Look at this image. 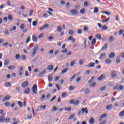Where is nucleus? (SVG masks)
<instances>
[{
    "instance_id": "f257e3e1",
    "label": "nucleus",
    "mask_w": 124,
    "mask_h": 124,
    "mask_svg": "<svg viewBox=\"0 0 124 124\" xmlns=\"http://www.w3.org/2000/svg\"><path fill=\"white\" fill-rule=\"evenodd\" d=\"M32 94H36L37 93V85L34 84L32 88Z\"/></svg>"
},
{
    "instance_id": "f03ea898",
    "label": "nucleus",
    "mask_w": 124,
    "mask_h": 124,
    "mask_svg": "<svg viewBox=\"0 0 124 124\" xmlns=\"http://www.w3.org/2000/svg\"><path fill=\"white\" fill-rule=\"evenodd\" d=\"M37 50H38V45H36L34 46L33 52L31 53V57H34L35 56V54H36V52H37Z\"/></svg>"
},
{
    "instance_id": "7ed1b4c3",
    "label": "nucleus",
    "mask_w": 124,
    "mask_h": 124,
    "mask_svg": "<svg viewBox=\"0 0 124 124\" xmlns=\"http://www.w3.org/2000/svg\"><path fill=\"white\" fill-rule=\"evenodd\" d=\"M113 90H117V91H123V90H124V86H119L117 85L114 87Z\"/></svg>"
},
{
    "instance_id": "20e7f679",
    "label": "nucleus",
    "mask_w": 124,
    "mask_h": 124,
    "mask_svg": "<svg viewBox=\"0 0 124 124\" xmlns=\"http://www.w3.org/2000/svg\"><path fill=\"white\" fill-rule=\"evenodd\" d=\"M81 112L82 114H84L85 113V114H88L89 113V111L88 110L87 108H81Z\"/></svg>"
},
{
    "instance_id": "39448f33",
    "label": "nucleus",
    "mask_w": 124,
    "mask_h": 124,
    "mask_svg": "<svg viewBox=\"0 0 124 124\" xmlns=\"http://www.w3.org/2000/svg\"><path fill=\"white\" fill-rule=\"evenodd\" d=\"M72 15H77L78 14V11L76 9L72 10L70 11Z\"/></svg>"
},
{
    "instance_id": "423d86ee",
    "label": "nucleus",
    "mask_w": 124,
    "mask_h": 124,
    "mask_svg": "<svg viewBox=\"0 0 124 124\" xmlns=\"http://www.w3.org/2000/svg\"><path fill=\"white\" fill-rule=\"evenodd\" d=\"M21 86L22 88H26L29 86V81H26L22 83Z\"/></svg>"
},
{
    "instance_id": "0eeeda50",
    "label": "nucleus",
    "mask_w": 124,
    "mask_h": 124,
    "mask_svg": "<svg viewBox=\"0 0 124 124\" xmlns=\"http://www.w3.org/2000/svg\"><path fill=\"white\" fill-rule=\"evenodd\" d=\"M30 93H31V89L29 88L25 89L24 91V93L26 94H29Z\"/></svg>"
},
{
    "instance_id": "6e6552de",
    "label": "nucleus",
    "mask_w": 124,
    "mask_h": 124,
    "mask_svg": "<svg viewBox=\"0 0 124 124\" xmlns=\"http://www.w3.org/2000/svg\"><path fill=\"white\" fill-rule=\"evenodd\" d=\"M106 57V54L104 53L100 55V57H99V59L100 60H104V59H105Z\"/></svg>"
},
{
    "instance_id": "1a4fd4ad",
    "label": "nucleus",
    "mask_w": 124,
    "mask_h": 124,
    "mask_svg": "<svg viewBox=\"0 0 124 124\" xmlns=\"http://www.w3.org/2000/svg\"><path fill=\"white\" fill-rule=\"evenodd\" d=\"M10 99V96L9 95H6L4 98H3L2 101H7V100H9V99Z\"/></svg>"
},
{
    "instance_id": "9d476101",
    "label": "nucleus",
    "mask_w": 124,
    "mask_h": 124,
    "mask_svg": "<svg viewBox=\"0 0 124 124\" xmlns=\"http://www.w3.org/2000/svg\"><path fill=\"white\" fill-rule=\"evenodd\" d=\"M111 73L112 78H116L117 77V73L116 71H112Z\"/></svg>"
},
{
    "instance_id": "9b49d317",
    "label": "nucleus",
    "mask_w": 124,
    "mask_h": 124,
    "mask_svg": "<svg viewBox=\"0 0 124 124\" xmlns=\"http://www.w3.org/2000/svg\"><path fill=\"white\" fill-rule=\"evenodd\" d=\"M12 85V84L10 82H7L4 84V86L7 87H11Z\"/></svg>"
},
{
    "instance_id": "f8f14e48",
    "label": "nucleus",
    "mask_w": 124,
    "mask_h": 124,
    "mask_svg": "<svg viewBox=\"0 0 124 124\" xmlns=\"http://www.w3.org/2000/svg\"><path fill=\"white\" fill-rule=\"evenodd\" d=\"M87 67H93L94 66V62H91L88 65H86Z\"/></svg>"
},
{
    "instance_id": "ddd939ff",
    "label": "nucleus",
    "mask_w": 124,
    "mask_h": 124,
    "mask_svg": "<svg viewBox=\"0 0 124 124\" xmlns=\"http://www.w3.org/2000/svg\"><path fill=\"white\" fill-rule=\"evenodd\" d=\"M32 38L33 42H37V37H36V35L35 34L33 35Z\"/></svg>"
},
{
    "instance_id": "4468645a",
    "label": "nucleus",
    "mask_w": 124,
    "mask_h": 124,
    "mask_svg": "<svg viewBox=\"0 0 124 124\" xmlns=\"http://www.w3.org/2000/svg\"><path fill=\"white\" fill-rule=\"evenodd\" d=\"M4 117H5V114H1L0 116V123H2V122H3V118H4Z\"/></svg>"
},
{
    "instance_id": "2eb2a0df",
    "label": "nucleus",
    "mask_w": 124,
    "mask_h": 124,
    "mask_svg": "<svg viewBox=\"0 0 124 124\" xmlns=\"http://www.w3.org/2000/svg\"><path fill=\"white\" fill-rule=\"evenodd\" d=\"M104 78H105L104 75H101L98 78V80L99 81H101V80H103Z\"/></svg>"
},
{
    "instance_id": "dca6fc26",
    "label": "nucleus",
    "mask_w": 124,
    "mask_h": 124,
    "mask_svg": "<svg viewBox=\"0 0 124 124\" xmlns=\"http://www.w3.org/2000/svg\"><path fill=\"white\" fill-rule=\"evenodd\" d=\"M106 117H107V114L105 113L104 114H103L101 116H100V119L99 120V121L100 122V121H101V119H103L104 118H106Z\"/></svg>"
},
{
    "instance_id": "f3484780",
    "label": "nucleus",
    "mask_w": 124,
    "mask_h": 124,
    "mask_svg": "<svg viewBox=\"0 0 124 124\" xmlns=\"http://www.w3.org/2000/svg\"><path fill=\"white\" fill-rule=\"evenodd\" d=\"M53 68H54V66H53V65H49L47 67V69L49 71H51L53 70Z\"/></svg>"
},
{
    "instance_id": "a211bd4d",
    "label": "nucleus",
    "mask_w": 124,
    "mask_h": 124,
    "mask_svg": "<svg viewBox=\"0 0 124 124\" xmlns=\"http://www.w3.org/2000/svg\"><path fill=\"white\" fill-rule=\"evenodd\" d=\"M106 108L107 109H108V110H111V109L113 108V105L112 104L108 105L106 107Z\"/></svg>"
},
{
    "instance_id": "6ab92c4d",
    "label": "nucleus",
    "mask_w": 124,
    "mask_h": 124,
    "mask_svg": "<svg viewBox=\"0 0 124 124\" xmlns=\"http://www.w3.org/2000/svg\"><path fill=\"white\" fill-rule=\"evenodd\" d=\"M68 69H69L68 68L64 69L62 71L61 74H64V73H66L67 71H68Z\"/></svg>"
},
{
    "instance_id": "aec40b11",
    "label": "nucleus",
    "mask_w": 124,
    "mask_h": 124,
    "mask_svg": "<svg viewBox=\"0 0 124 124\" xmlns=\"http://www.w3.org/2000/svg\"><path fill=\"white\" fill-rule=\"evenodd\" d=\"M45 74V71H43L38 75V77H43V76Z\"/></svg>"
},
{
    "instance_id": "412c9836",
    "label": "nucleus",
    "mask_w": 124,
    "mask_h": 124,
    "mask_svg": "<svg viewBox=\"0 0 124 124\" xmlns=\"http://www.w3.org/2000/svg\"><path fill=\"white\" fill-rule=\"evenodd\" d=\"M48 80L49 82H52V80H53V76L49 75L48 77Z\"/></svg>"
},
{
    "instance_id": "4be33fe9",
    "label": "nucleus",
    "mask_w": 124,
    "mask_h": 124,
    "mask_svg": "<svg viewBox=\"0 0 124 124\" xmlns=\"http://www.w3.org/2000/svg\"><path fill=\"white\" fill-rule=\"evenodd\" d=\"M95 37L97 39H101V35L100 34H97L95 35Z\"/></svg>"
},
{
    "instance_id": "5701e85b",
    "label": "nucleus",
    "mask_w": 124,
    "mask_h": 124,
    "mask_svg": "<svg viewBox=\"0 0 124 124\" xmlns=\"http://www.w3.org/2000/svg\"><path fill=\"white\" fill-rule=\"evenodd\" d=\"M89 123L91 124H93L94 123V119H93V118H91L90 119Z\"/></svg>"
},
{
    "instance_id": "b1692460",
    "label": "nucleus",
    "mask_w": 124,
    "mask_h": 124,
    "mask_svg": "<svg viewBox=\"0 0 124 124\" xmlns=\"http://www.w3.org/2000/svg\"><path fill=\"white\" fill-rule=\"evenodd\" d=\"M75 117V114H71L69 117H68V120H71L72 119H73Z\"/></svg>"
},
{
    "instance_id": "393cba45",
    "label": "nucleus",
    "mask_w": 124,
    "mask_h": 124,
    "mask_svg": "<svg viewBox=\"0 0 124 124\" xmlns=\"http://www.w3.org/2000/svg\"><path fill=\"white\" fill-rule=\"evenodd\" d=\"M114 57H115V53L114 52H112L109 54L110 59H113Z\"/></svg>"
},
{
    "instance_id": "a878e982",
    "label": "nucleus",
    "mask_w": 124,
    "mask_h": 124,
    "mask_svg": "<svg viewBox=\"0 0 124 124\" xmlns=\"http://www.w3.org/2000/svg\"><path fill=\"white\" fill-rule=\"evenodd\" d=\"M32 26L33 27H36V26H37V20H35L32 22Z\"/></svg>"
},
{
    "instance_id": "bb28decb",
    "label": "nucleus",
    "mask_w": 124,
    "mask_h": 124,
    "mask_svg": "<svg viewBox=\"0 0 124 124\" xmlns=\"http://www.w3.org/2000/svg\"><path fill=\"white\" fill-rule=\"evenodd\" d=\"M10 121V119L9 118H5L3 119V122H4L5 123H8Z\"/></svg>"
},
{
    "instance_id": "cd10ccee",
    "label": "nucleus",
    "mask_w": 124,
    "mask_h": 124,
    "mask_svg": "<svg viewBox=\"0 0 124 124\" xmlns=\"http://www.w3.org/2000/svg\"><path fill=\"white\" fill-rule=\"evenodd\" d=\"M90 92H91V90H90V89L86 88L85 93L86 94H88V93H90Z\"/></svg>"
},
{
    "instance_id": "c85d7f7f",
    "label": "nucleus",
    "mask_w": 124,
    "mask_h": 124,
    "mask_svg": "<svg viewBox=\"0 0 124 124\" xmlns=\"http://www.w3.org/2000/svg\"><path fill=\"white\" fill-rule=\"evenodd\" d=\"M4 33L5 35H9V31H8V30L6 29L5 31H4Z\"/></svg>"
},
{
    "instance_id": "c756f323",
    "label": "nucleus",
    "mask_w": 124,
    "mask_h": 124,
    "mask_svg": "<svg viewBox=\"0 0 124 124\" xmlns=\"http://www.w3.org/2000/svg\"><path fill=\"white\" fill-rule=\"evenodd\" d=\"M119 116H120V117H124V110H122L119 113Z\"/></svg>"
},
{
    "instance_id": "7c9ffc66",
    "label": "nucleus",
    "mask_w": 124,
    "mask_h": 124,
    "mask_svg": "<svg viewBox=\"0 0 124 124\" xmlns=\"http://www.w3.org/2000/svg\"><path fill=\"white\" fill-rule=\"evenodd\" d=\"M109 42H113V41H114V37L113 36H110L109 37Z\"/></svg>"
},
{
    "instance_id": "2f4dec72",
    "label": "nucleus",
    "mask_w": 124,
    "mask_h": 124,
    "mask_svg": "<svg viewBox=\"0 0 124 124\" xmlns=\"http://www.w3.org/2000/svg\"><path fill=\"white\" fill-rule=\"evenodd\" d=\"M57 31H59V32H62V27H61V26H58V27H57Z\"/></svg>"
},
{
    "instance_id": "473e14b6",
    "label": "nucleus",
    "mask_w": 124,
    "mask_h": 124,
    "mask_svg": "<svg viewBox=\"0 0 124 124\" xmlns=\"http://www.w3.org/2000/svg\"><path fill=\"white\" fill-rule=\"evenodd\" d=\"M9 63V60L8 59L6 60L4 62V65H7Z\"/></svg>"
},
{
    "instance_id": "72a5a7b5",
    "label": "nucleus",
    "mask_w": 124,
    "mask_h": 124,
    "mask_svg": "<svg viewBox=\"0 0 124 124\" xmlns=\"http://www.w3.org/2000/svg\"><path fill=\"white\" fill-rule=\"evenodd\" d=\"M8 18L9 19V20H10V21H12V20H13V17L11 15H8Z\"/></svg>"
},
{
    "instance_id": "f704fd0d",
    "label": "nucleus",
    "mask_w": 124,
    "mask_h": 124,
    "mask_svg": "<svg viewBox=\"0 0 124 124\" xmlns=\"http://www.w3.org/2000/svg\"><path fill=\"white\" fill-rule=\"evenodd\" d=\"M95 42H96V39H95V38H93L91 43L92 45H94V44H95Z\"/></svg>"
},
{
    "instance_id": "c9c22d12",
    "label": "nucleus",
    "mask_w": 124,
    "mask_h": 124,
    "mask_svg": "<svg viewBox=\"0 0 124 124\" xmlns=\"http://www.w3.org/2000/svg\"><path fill=\"white\" fill-rule=\"evenodd\" d=\"M108 47V45H107V44H106L105 45V46L102 47V50H106V49H107Z\"/></svg>"
},
{
    "instance_id": "e433bc0d",
    "label": "nucleus",
    "mask_w": 124,
    "mask_h": 124,
    "mask_svg": "<svg viewBox=\"0 0 124 124\" xmlns=\"http://www.w3.org/2000/svg\"><path fill=\"white\" fill-rule=\"evenodd\" d=\"M108 29V28L107 27H106V26L105 25H103L102 27V30H103V31H107V30Z\"/></svg>"
},
{
    "instance_id": "4c0bfd02",
    "label": "nucleus",
    "mask_w": 124,
    "mask_h": 124,
    "mask_svg": "<svg viewBox=\"0 0 124 124\" xmlns=\"http://www.w3.org/2000/svg\"><path fill=\"white\" fill-rule=\"evenodd\" d=\"M21 60H26L27 57L24 55H21L20 56Z\"/></svg>"
},
{
    "instance_id": "58836bf2",
    "label": "nucleus",
    "mask_w": 124,
    "mask_h": 124,
    "mask_svg": "<svg viewBox=\"0 0 124 124\" xmlns=\"http://www.w3.org/2000/svg\"><path fill=\"white\" fill-rule=\"evenodd\" d=\"M8 69H15V66H13V65H10L8 66Z\"/></svg>"
},
{
    "instance_id": "ea45409f",
    "label": "nucleus",
    "mask_w": 124,
    "mask_h": 124,
    "mask_svg": "<svg viewBox=\"0 0 124 124\" xmlns=\"http://www.w3.org/2000/svg\"><path fill=\"white\" fill-rule=\"evenodd\" d=\"M73 90H75V87L73 86H70L69 88V91H73Z\"/></svg>"
},
{
    "instance_id": "a19ab883",
    "label": "nucleus",
    "mask_w": 124,
    "mask_h": 124,
    "mask_svg": "<svg viewBox=\"0 0 124 124\" xmlns=\"http://www.w3.org/2000/svg\"><path fill=\"white\" fill-rule=\"evenodd\" d=\"M95 85H96V83H95V82H93L90 85V87L91 88H93V87L95 86Z\"/></svg>"
},
{
    "instance_id": "79ce46f5",
    "label": "nucleus",
    "mask_w": 124,
    "mask_h": 124,
    "mask_svg": "<svg viewBox=\"0 0 124 124\" xmlns=\"http://www.w3.org/2000/svg\"><path fill=\"white\" fill-rule=\"evenodd\" d=\"M65 111H68V112H70L71 111V108H65Z\"/></svg>"
},
{
    "instance_id": "37998d69",
    "label": "nucleus",
    "mask_w": 124,
    "mask_h": 124,
    "mask_svg": "<svg viewBox=\"0 0 124 124\" xmlns=\"http://www.w3.org/2000/svg\"><path fill=\"white\" fill-rule=\"evenodd\" d=\"M5 106L6 107H8L10 106V103L9 102H6L5 103Z\"/></svg>"
},
{
    "instance_id": "c03bdc74",
    "label": "nucleus",
    "mask_w": 124,
    "mask_h": 124,
    "mask_svg": "<svg viewBox=\"0 0 124 124\" xmlns=\"http://www.w3.org/2000/svg\"><path fill=\"white\" fill-rule=\"evenodd\" d=\"M75 63H76L75 61H72L70 63L71 66H73Z\"/></svg>"
},
{
    "instance_id": "a18cd8bd",
    "label": "nucleus",
    "mask_w": 124,
    "mask_h": 124,
    "mask_svg": "<svg viewBox=\"0 0 124 124\" xmlns=\"http://www.w3.org/2000/svg\"><path fill=\"white\" fill-rule=\"evenodd\" d=\"M17 104L20 106V107H23V103L21 101H18Z\"/></svg>"
},
{
    "instance_id": "49530a36",
    "label": "nucleus",
    "mask_w": 124,
    "mask_h": 124,
    "mask_svg": "<svg viewBox=\"0 0 124 124\" xmlns=\"http://www.w3.org/2000/svg\"><path fill=\"white\" fill-rule=\"evenodd\" d=\"M80 13H81V14H84V13H85V9H81L80 11Z\"/></svg>"
},
{
    "instance_id": "de8ad7c7",
    "label": "nucleus",
    "mask_w": 124,
    "mask_h": 124,
    "mask_svg": "<svg viewBox=\"0 0 124 124\" xmlns=\"http://www.w3.org/2000/svg\"><path fill=\"white\" fill-rule=\"evenodd\" d=\"M98 12V8L95 7L94 8V13H97Z\"/></svg>"
},
{
    "instance_id": "09e8293b",
    "label": "nucleus",
    "mask_w": 124,
    "mask_h": 124,
    "mask_svg": "<svg viewBox=\"0 0 124 124\" xmlns=\"http://www.w3.org/2000/svg\"><path fill=\"white\" fill-rule=\"evenodd\" d=\"M76 77V74H74L73 76L70 78V81H72L73 79H75V78Z\"/></svg>"
},
{
    "instance_id": "8fccbe9b",
    "label": "nucleus",
    "mask_w": 124,
    "mask_h": 124,
    "mask_svg": "<svg viewBox=\"0 0 124 124\" xmlns=\"http://www.w3.org/2000/svg\"><path fill=\"white\" fill-rule=\"evenodd\" d=\"M31 37L30 36L28 37L26 40V43H29L31 41Z\"/></svg>"
},
{
    "instance_id": "3c124183",
    "label": "nucleus",
    "mask_w": 124,
    "mask_h": 124,
    "mask_svg": "<svg viewBox=\"0 0 124 124\" xmlns=\"http://www.w3.org/2000/svg\"><path fill=\"white\" fill-rule=\"evenodd\" d=\"M32 118V115L31 114L30 115L27 116V120H31V118Z\"/></svg>"
},
{
    "instance_id": "603ef678",
    "label": "nucleus",
    "mask_w": 124,
    "mask_h": 124,
    "mask_svg": "<svg viewBox=\"0 0 124 124\" xmlns=\"http://www.w3.org/2000/svg\"><path fill=\"white\" fill-rule=\"evenodd\" d=\"M33 14V10L31 9L30 13L29 14L30 16H31V15H32Z\"/></svg>"
},
{
    "instance_id": "864d4df0",
    "label": "nucleus",
    "mask_w": 124,
    "mask_h": 124,
    "mask_svg": "<svg viewBox=\"0 0 124 124\" xmlns=\"http://www.w3.org/2000/svg\"><path fill=\"white\" fill-rule=\"evenodd\" d=\"M56 110H57V107L56 106H54L52 108V111H53V112H55V111H56Z\"/></svg>"
},
{
    "instance_id": "5fc2aeb1",
    "label": "nucleus",
    "mask_w": 124,
    "mask_h": 124,
    "mask_svg": "<svg viewBox=\"0 0 124 124\" xmlns=\"http://www.w3.org/2000/svg\"><path fill=\"white\" fill-rule=\"evenodd\" d=\"M103 14H106L107 15H110L111 14V13L109 12H103Z\"/></svg>"
},
{
    "instance_id": "6e6d98bb",
    "label": "nucleus",
    "mask_w": 124,
    "mask_h": 124,
    "mask_svg": "<svg viewBox=\"0 0 124 124\" xmlns=\"http://www.w3.org/2000/svg\"><path fill=\"white\" fill-rule=\"evenodd\" d=\"M79 100H77L75 101V103L74 104V105L77 106L78 105V104H79Z\"/></svg>"
},
{
    "instance_id": "4d7b16f0",
    "label": "nucleus",
    "mask_w": 124,
    "mask_h": 124,
    "mask_svg": "<svg viewBox=\"0 0 124 124\" xmlns=\"http://www.w3.org/2000/svg\"><path fill=\"white\" fill-rule=\"evenodd\" d=\"M105 62L107 63H110L111 62V60L110 59H107L106 60Z\"/></svg>"
},
{
    "instance_id": "13d9d810",
    "label": "nucleus",
    "mask_w": 124,
    "mask_h": 124,
    "mask_svg": "<svg viewBox=\"0 0 124 124\" xmlns=\"http://www.w3.org/2000/svg\"><path fill=\"white\" fill-rule=\"evenodd\" d=\"M45 98V94H43L41 97H40V99L42 100H44V99Z\"/></svg>"
},
{
    "instance_id": "bf43d9fd",
    "label": "nucleus",
    "mask_w": 124,
    "mask_h": 124,
    "mask_svg": "<svg viewBox=\"0 0 124 124\" xmlns=\"http://www.w3.org/2000/svg\"><path fill=\"white\" fill-rule=\"evenodd\" d=\"M20 54H17L16 55V60H18V59H20Z\"/></svg>"
},
{
    "instance_id": "052dcab7",
    "label": "nucleus",
    "mask_w": 124,
    "mask_h": 124,
    "mask_svg": "<svg viewBox=\"0 0 124 124\" xmlns=\"http://www.w3.org/2000/svg\"><path fill=\"white\" fill-rule=\"evenodd\" d=\"M69 34H74V31H73L72 30H69Z\"/></svg>"
},
{
    "instance_id": "680f3d73",
    "label": "nucleus",
    "mask_w": 124,
    "mask_h": 124,
    "mask_svg": "<svg viewBox=\"0 0 124 124\" xmlns=\"http://www.w3.org/2000/svg\"><path fill=\"white\" fill-rule=\"evenodd\" d=\"M62 96H63V97H66V96H67V93H63L62 95Z\"/></svg>"
},
{
    "instance_id": "e2e57ef3",
    "label": "nucleus",
    "mask_w": 124,
    "mask_h": 124,
    "mask_svg": "<svg viewBox=\"0 0 124 124\" xmlns=\"http://www.w3.org/2000/svg\"><path fill=\"white\" fill-rule=\"evenodd\" d=\"M43 37V33H40L38 36V38H42Z\"/></svg>"
},
{
    "instance_id": "0e129e2a",
    "label": "nucleus",
    "mask_w": 124,
    "mask_h": 124,
    "mask_svg": "<svg viewBox=\"0 0 124 124\" xmlns=\"http://www.w3.org/2000/svg\"><path fill=\"white\" fill-rule=\"evenodd\" d=\"M62 53H63V54H65V53H67V49L65 48L64 50H63L62 51Z\"/></svg>"
},
{
    "instance_id": "69168bd1",
    "label": "nucleus",
    "mask_w": 124,
    "mask_h": 124,
    "mask_svg": "<svg viewBox=\"0 0 124 124\" xmlns=\"http://www.w3.org/2000/svg\"><path fill=\"white\" fill-rule=\"evenodd\" d=\"M105 89H106V87L105 86L102 87L100 88V91H104Z\"/></svg>"
},
{
    "instance_id": "338daca9",
    "label": "nucleus",
    "mask_w": 124,
    "mask_h": 124,
    "mask_svg": "<svg viewBox=\"0 0 124 124\" xmlns=\"http://www.w3.org/2000/svg\"><path fill=\"white\" fill-rule=\"evenodd\" d=\"M123 32H124V30H121L119 31V33L120 35H121V34H122V33Z\"/></svg>"
},
{
    "instance_id": "774afa93",
    "label": "nucleus",
    "mask_w": 124,
    "mask_h": 124,
    "mask_svg": "<svg viewBox=\"0 0 124 124\" xmlns=\"http://www.w3.org/2000/svg\"><path fill=\"white\" fill-rule=\"evenodd\" d=\"M84 31H88V27H87V26L84 27Z\"/></svg>"
}]
</instances>
